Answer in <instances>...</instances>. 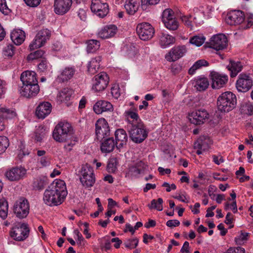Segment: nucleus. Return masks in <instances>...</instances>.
<instances>
[{"label": "nucleus", "instance_id": "nucleus-57", "mask_svg": "<svg viewBox=\"0 0 253 253\" xmlns=\"http://www.w3.org/2000/svg\"><path fill=\"white\" fill-rule=\"evenodd\" d=\"M1 12L5 15L11 12V10L8 7L5 0H1Z\"/></svg>", "mask_w": 253, "mask_h": 253}, {"label": "nucleus", "instance_id": "nucleus-24", "mask_svg": "<svg viewBox=\"0 0 253 253\" xmlns=\"http://www.w3.org/2000/svg\"><path fill=\"white\" fill-rule=\"evenodd\" d=\"M52 106L48 102L41 103L37 107L36 114L39 119H44L51 111Z\"/></svg>", "mask_w": 253, "mask_h": 253}, {"label": "nucleus", "instance_id": "nucleus-13", "mask_svg": "<svg viewBox=\"0 0 253 253\" xmlns=\"http://www.w3.org/2000/svg\"><path fill=\"white\" fill-rule=\"evenodd\" d=\"M95 135L98 140H102L110 135L108 123L104 118L98 119L95 123Z\"/></svg>", "mask_w": 253, "mask_h": 253}, {"label": "nucleus", "instance_id": "nucleus-55", "mask_svg": "<svg viewBox=\"0 0 253 253\" xmlns=\"http://www.w3.org/2000/svg\"><path fill=\"white\" fill-rule=\"evenodd\" d=\"M111 93L112 96L118 99L120 96V87L118 84H114L111 88Z\"/></svg>", "mask_w": 253, "mask_h": 253}, {"label": "nucleus", "instance_id": "nucleus-17", "mask_svg": "<svg viewBox=\"0 0 253 253\" xmlns=\"http://www.w3.org/2000/svg\"><path fill=\"white\" fill-rule=\"evenodd\" d=\"M245 20L244 12L241 10H234L229 12L226 18V23L230 25L242 24Z\"/></svg>", "mask_w": 253, "mask_h": 253}, {"label": "nucleus", "instance_id": "nucleus-62", "mask_svg": "<svg viewBox=\"0 0 253 253\" xmlns=\"http://www.w3.org/2000/svg\"><path fill=\"white\" fill-rule=\"evenodd\" d=\"M180 224V222L176 219L174 220H168L167 223L166 225L168 227L172 228L174 227L178 226Z\"/></svg>", "mask_w": 253, "mask_h": 253}, {"label": "nucleus", "instance_id": "nucleus-41", "mask_svg": "<svg viewBox=\"0 0 253 253\" xmlns=\"http://www.w3.org/2000/svg\"><path fill=\"white\" fill-rule=\"evenodd\" d=\"M15 47L12 44H8L2 49V56L5 59L11 58L14 54Z\"/></svg>", "mask_w": 253, "mask_h": 253}, {"label": "nucleus", "instance_id": "nucleus-31", "mask_svg": "<svg viewBox=\"0 0 253 253\" xmlns=\"http://www.w3.org/2000/svg\"><path fill=\"white\" fill-rule=\"evenodd\" d=\"M102 60V56L98 55L92 58L89 62L87 66L88 72L91 75H94L97 72L99 69L100 62Z\"/></svg>", "mask_w": 253, "mask_h": 253}, {"label": "nucleus", "instance_id": "nucleus-25", "mask_svg": "<svg viewBox=\"0 0 253 253\" xmlns=\"http://www.w3.org/2000/svg\"><path fill=\"white\" fill-rule=\"evenodd\" d=\"M76 72V69L74 66L66 67L60 71L57 79L61 83L67 82L73 77Z\"/></svg>", "mask_w": 253, "mask_h": 253}, {"label": "nucleus", "instance_id": "nucleus-20", "mask_svg": "<svg viewBox=\"0 0 253 253\" xmlns=\"http://www.w3.org/2000/svg\"><path fill=\"white\" fill-rule=\"evenodd\" d=\"M186 49L185 46L174 47L165 56L168 61H175L182 57L186 53Z\"/></svg>", "mask_w": 253, "mask_h": 253}, {"label": "nucleus", "instance_id": "nucleus-23", "mask_svg": "<svg viewBox=\"0 0 253 253\" xmlns=\"http://www.w3.org/2000/svg\"><path fill=\"white\" fill-rule=\"evenodd\" d=\"M93 109L96 114H101L104 112L112 111L113 110V107L110 102L100 100L95 103Z\"/></svg>", "mask_w": 253, "mask_h": 253}, {"label": "nucleus", "instance_id": "nucleus-28", "mask_svg": "<svg viewBox=\"0 0 253 253\" xmlns=\"http://www.w3.org/2000/svg\"><path fill=\"white\" fill-rule=\"evenodd\" d=\"M116 143L117 144V148L120 149L126 145L127 141V135L124 129L119 128L116 130L115 133Z\"/></svg>", "mask_w": 253, "mask_h": 253}, {"label": "nucleus", "instance_id": "nucleus-49", "mask_svg": "<svg viewBox=\"0 0 253 253\" xmlns=\"http://www.w3.org/2000/svg\"><path fill=\"white\" fill-rule=\"evenodd\" d=\"M173 16L174 15L173 11L170 9H166L163 11L162 13V21L164 23L168 21L169 20L172 19Z\"/></svg>", "mask_w": 253, "mask_h": 253}, {"label": "nucleus", "instance_id": "nucleus-16", "mask_svg": "<svg viewBox=\"0 0 253 253\" xmlns=\"http://www.w3.org/2000/svg\"><path fill=\"white\" fill-rule=\"evenodd\" d=\"M228 41L225 35L219 34L213 36L209 42V47L216 50H222L226 47Z\"/></svg>", "mask_w": 253, "mask_h": 253}, {"label": "nucleus", "instance_id": "nucleus-39", "mask_svg": "<svg viewBox=\"0 0 253 253\" xmlns=\"http://www.w3.org/2000/svg\"><path fill=\"white\" fill-rule=\"evenodd\" d=\"M209 63L204 59H200L197 61L194 65L189 69L188 73L190 75H193L195 71L202 67L208 66Z\"/></svg>", "mask_w": 253, "mask_h": 253}, {"label": "nucleus", "instance_id": "nucleus-42", "mask_svg": "<svg viewBox=\"0 0 253 253\" xmlns=\"http://www.w3.org/2000/svg\"><path fill=\"white\" fill-rule=\"evenodd\" d=\"M148 169V165L144 162L140 161L136 164L135 167L132 169V171L135 174H139L146 171Z\"/></svg>", "mask_w": 253, "mask_h": 253}, {"label": "nucleus", "instance_id": "nucleus-60", "mask_svg": "<svg viewBox=\"0 0 253 253\" xmlns=\"http://www.w3.org/2000/svg\"><path fill=\"white\" fill-rule=\"evenodd\" d=\"M25 3L31 7H36L39 5L41 0H23Z\"/></svg>", "mask_w": 253, "mask_h": 253}, {"label": "nucleus", "instance_id": "nucleus-5", "mask_svg": "<svg viewBox=\"0 0 253 253\" xmlns=\"http://www.w3.org/2000/svg\"><path fill=\"white\" fill-rule=\"evenodd\" d=\"M128 131L131 139L136 143H141L148 135L145 126L141 122L132 124Z\"/></svg>", "mask_w": 253, "mask_h": 253}, {"label": "nucleus", "instance_id": "nucleus-44", "mask_svg": "<svg viewBox=\"0 0 253 253\" xmlns=\"http://www.w3.org/2000/svg\"><path fill=\"white\" fill-rule=\"evenodd\" d=\"M240 109L242 113L249 116L253 115V104L250 102L244 103Z\"/></svg>", "mask_w": 253, "mask_h": 253}, {"label": "nucleus", "instance_id": "nucleus-14", "mask_svg": "<svg viewBox=\"0 0 253 253\" xmlns=\"http://www.w3.org/2000/svg\"><path fill=\"white\" fill-rule=\"evenodd\" d=\"M189 120L192 124L200 125L208 120L209 114L204 109L196 110L189 115Z\"/></svg>", "mask_w": 253, "mask_h": 253}, {"label": "nucleus", "instance_id": "nucleus-48", "mask_svg": "<svg viewBox=\"0 0 253 253\" xmlns=\"http://www.w3.org/2000/svg\"><path fill=\"white\" fill-rule=\"evenodd\" d=\"M165 27L170 30H175L178 27V22L174 18L164 23Z\"/></svg>", "mask_w": 253, "mask_h": 253}, {"label": "nucleus", "instance_id": "nucleus-27", "mask_svg": "<svg viewBox=\"0 0 253 253\" xmlns=\"http://www.w3.org/2000/svg\"><path fill=\"white\" fill-rule=\"evenodd\" d=\"M36 75L35 72L32 71H26L23 72L20 76V80L23 83V85L38 84Z\"/></svg>", "mask_w": 253, "mask_h": 253}, {"label": "nucleus", "instance_id": "nucleus-10", "mask_svg": "<svg viewBox=\"0 0 253 253\" xmlns=\"http://www.w3.org/2000/svg\"><path fill=\"white\" fill-rule=\"evenodd\" d=\"M136 32L139 38L143 41L150 40L154 36L155 30L149 23H141L136 27Z\"/></svg>", "mask_w": 253, "mask_h": 253}, {"label": "nucleus", "instance_id": "nucleus-54", "mask_svg": "<svg viewBox=\"0 0 253 253\" xmlns=\"http://www.w3.org/2000/svg\"><path fill=\"white\" fill-rule=\"evenodd\" d=\"M138 244V239L134 238L133 239H128L124 243L125 247L127 248L134 249L135 248Z\"/></svg>", "mask_w": 253, "mask_h": 253}, {"label": "nucleus", "instance_id": "nucleus-40", "mask_svg": "<svg viewBox=\"0 0 253 253\" xmlns=\"http://www.w3.org/2000/svg\"><path fill=\"white\" fill-rule=\"evenodd\" d=\"M86 51L88 53H93L100 47L99 41L95 40H90L87 42Z\"/></svg>", "mask_w": 253, "mask_h": 253}, {"label": "nucleus", "instance_id": "nucleus-61", "mask_svg": "<svg viewBox=\"0 0 253 253\" xmlns=\"http://www.w3.org/2000/svg\"><path fill=\"white\" fill-rule=\"evenodd\" d=\"M105 240V243L104 244L103 248L105 251L109 250L111 248V240H110V237L109 236H106L104 238Z\"/></svg>", "mask_w": 253, "mask_h": 253}, {"label": "nucleus", "instance_id": "nucleus-6", "mask_svg": "<svg viewBox=\"0 0 253 253\" xmlns=\"http://www.w3.org/2000/svg\"><path fill=\"white\" fill-rule=\"evenodd\" d=\"M80 175V181L84 187L88 188L93 185L95 178L93 169L89 165L86 164L82 166Z\"/></svg>", "mask_w": 253, "mask_h": 253}, {"label": "nucleus", "instance_id": "nucleus-2", "mask_svg": "<svg viewBox=\"0 0 253 253\" xmlns=\"http://www.w3.org/2000/svg\"><path fill=\"white\" fill-rule=\"evenodd\" d=\"M52 136L57 142H66L64 147L68 151L71 150L77 141V138L73 136L71 124L67 122H60L55 126Z\"/></svg>", "mask_w": 253, "mask_h": 253}, {"label": "nucleus", "instance_id": "nucleus-7", "mask_svg": "<svg viewBox=\"0 0 253 253\" xmlns=\"http://www.w3.org/2000/svg\"><path fill=\"white\" fill-rule=\"evenodd\" d=\"M29 231L27 223L17 222L12 228L10 235L14 240L21 241L25 240L28 237Z\"/></svg>", "mask_w": 253, "mask_h": 253}, {"label": "nucleus", "instance_id": "nucleus-63", "mask_svg": "<svg viewBox=\"0 0 253 253\" xmlns=\"http://www.w3.org/2000/svg\"><path fill=\"white\" fill-rule=\"evenodd\" d=\"M126 115L130 117L131 119H132L133 121H135L136 123L138 122V120L139 119L138 115L134 112L132 111H127L126 112Z\"/></svg>", "mask_w": 253, "mask_h": 253}, {"label": "nucleus", "instance_id": "nucleus-53", "mask_svg": "<svg viewBox=\"0 0 253 253\" xmlns=\"http://www.w3.org/2000/svg\"><path fill=\"white\" fill-rule=\"evenodd\" d=\"M117 169V161L115 159H112L109 161L107 169L109 172H114Z\"/></svg>", "mask_w": 253, "mask_h": 253}, {"label": "nucleus", "instance_id": "nucleus-52", "mask_svg": "<svg viewBox=\"0 0 253 253\" xmlns=\"http://www.w3.org/2000/svg\"><path fill=\"white\" fill-rule=\"evenodd\" d=\"M244 23H242L241 27L243 29H247L253 25V15L250 14L247 17Z\"/></svg>", "mask_w": 253, "mask_h": 253}, {"label": "nucleus", "instance_id": "nucleus-26", "mask_svg": "<svg viewBox=\"0 0 253 253\" xmlns=\"http://www.w3.org/2000/svg\"><path fill=\"white\" fill-rule=\"evenodd\" d=\"M117 31L118 29L116 25H107L98 32V36L102 39L110 38L116 34Z\"/></svg>", "mask_w": 253, "mask_h": 253}, {"label": "nucleus", "instance_id": "nucleus-32", "mask_svg": "<svg viewBox=\"0 0 253 253\" xmlns=\"http://www.w3.org/2000/svg\"><path fill=\"white\" fill-rule=\"evenodd\" d=\"M25 33L21 30H13L10 35V38L16 45H20L25 40Z\"/></svg>", "mask_w": 253, "mask_h": 253}, {"label": "nucleus", "instance_id": "nucleus-47", "mask_svg": "<svg viewBox=\"0 0 253 253\" xmlns=\"http://www.w3.org/2000/svg\"><path fill=\"white\" fill-rule=\"evenodd\" d=\"M8 210V202L4 199H1V218L5 219L7 216Z\"/></svg>", "mask_w": 253, "mask_h": 253}, {"label": "nucleus", "instance_id": "nucleus-22", "mask_svg": "<svg viewBox=\"0 0 253 253\" xmlns=\"http://www.w3.org/2000/svg\"><path fill=\"white\" fill-rule=\"evenodd\" d=\"M212 79V87L215 89L220 88L227 83L228 78L226 75H221L216 72L211 73Z\"/></svg>", "mask_w": 253, "mask_h": 253}, {"label": "nucleus", "instance_id": "nucleus-59", "mask_svg": "<svg viewBox=\"0 0 253 253\" xmlns=\"http://www.w3.org/2000/svg\"><path fill=\"white\" fill-rule=\"evenodd\" d=\"M171 72L174 75L180 72L182 70V66L178 64H172L171 66Z\"/></svg>", "mask_w": 253, "mask_h": 253}, {"label": "nucleus", "instance_id": "nucleus-12", "mask_svg": "<svg viewBox=\"0 0 253 253\" xmlns=\"http://www.w3.org/2000/svg\"><path fill=\"white\" fill-rule=\"evenodd\" d=\"M90 9L93 13L100 18L106 16L109 10L108 3L101 0H92Z\"/></svg>", "mask_w": 253, "mask_h": 253}, {"label": "nucleus", "instance_id": "nucleus-1", "mask_svg": "<svg viewBox=\"0 0 253 253\" xmlns=\"http://www.w3.org/2000/svg\"><path fill=\"white\" fill-rule=\"evenodd\" d=\"M68 194L65 182L61 179H55L45 190L43 200L49 206H58L64 201Z\"/></svg>", "mask_w": 253, "mask_h": 253}, {"label": "nucleus", "instance_id": "nucleus-3", "mask_svg": "<svg viewBox=\"0 0 253 253\" xmlns=\"http://www.w3.org/2000/svg\"><path fill=\"white\" fill-rule=\"evenodd\" d=\"M237 99L235 94L231 91L221 93L217 100V106L219 111L228 112L236 106Z\"/></svg>", "mask_w": 253, "mask_h": 253}, {"label": "nucleus", "instance_id": "nucleus-18", "mask_svg": "<svg viewBox=\"0 0 253 253\" xmlns=\"http://www.w3.org/2000/svg\"><path fill=\"white\" fill-rule=\"evenodd\" d=\"M212 143L210 138L207 135L200 136L194 143V147L197 150L196 153L200 155L203 152L207 150L210 145Z\"/></svg>", "mask_w": 253, "mask_h": 253}, {"label": "nucleus", "instance_id": "nucleus-45", "mask_svg": "<svg viewBox=\"0 0 253 253\" xmlns=\"http://www.w3.org/2000/svg\"><path fill=\"white\" fill-rule=\"evenodd\" d=\"M249 233L244 231H241L235 239V241L237 244L242 245L244 244L249 239Z\"/></svg>", "mask_w": 253, "mask_h": 253}, {"label": "nucleus", "instance_id": "nucleus-21", "mask_svg": "<svg viewBox=\"0 0 253 253\" xmlns=\"http://www.w3.org/2000/svg\"><path fill=\"white\" fill-rule=\"evenodd\" d=\"M40 87L38 84L23 85L19 92L20 94L27 98L36 96L39 93Z\"/></svg>", "mask_w": 253, "mask_h": 253}, {"label": "nucleus", "instance_id": "nucleus-58", "mask_svg": "<svg viewBox=\"0 0 253 253\" xmlns=\"http://www.w3.org/2000/svg\"><path fill=\"white\" fill-rule=\"evenodd\" d=\"M191 16H182L181 17V19L182 22L188 27L190 28L192 27V21L190 20Z\"/></svg>", "mask_w": 253, "mask_h": 253}, {"label": "nucleus", "instance_id": "nucleus-29", "mask_svg": "<svg viewBox=\"0 0 253 253\" xmlns=\"http://www.w3.org/2000/svg\"><path fill=\"white\" fill-rule=\"evenodd\" d=\"M117 144L113 137L105 139L101 143L100 149L103 153H109L112 152L115 147L117 148Z\"/></svg>", "mask_w": 253, "mask_h": 253}, {"label": "nucleus", "instance_id": "nucleus-4", "mask_svg": "<svg viewBox=\"0 0 253 253\" xmlns=\"http://www.w3.org/2000/svg\"><path fill=\"white\" fill-rule=\"evenodd\" d=\"M30 204L24 197H18L15 200L13 211L16 216L19 219L26 218L29 213Z\"/></svg>", "mask_w": 253, "mask_h": 253}, {"label": "nucleus", "instance_id": "nucleus-50", "mask_svg": "<svg viewBox=\"0 0 253 253\" xmlns=\"http://www.w3.org/2000/svg\"><path fill=\"white\" fill-rule=\"evenodd\" d=\"M44 53V52L43 50L41 49L38 50L35 52L29 54L27 57V59L28 61H32L35 59L42 58Z\"/></svg>", "mask_w": 253, "mask_h": 253}, {"label": "nucleus", "instance_id": "nucleus-19", "mask_svg": "<svg viewBox=\"0 0 253 253\" xmlns=\"http://www.w3.org/2000/svg\"><path fill=\"white\" fill-rule=\"evenodd\" d=\"M72 0H54V11L58 15L66 13L71 8Z\"/></svg>", "mask_w": 253, "mask_h": 253}, {"label": "nucleus", "instance_id": "nucleus-9", "mask_svg": "<svg viewBox=\"0 0 253 253\" xmlns=\"http://www.w3.org/2000/svg\"><path fill=\"white\" fill-rule=\"evenodd\" d=\"M109 82V78L105 72H100L96 75L93 80L92 90L95 92L103 91L107 86Z\"/></svg>", "mask_w": 253, "mask_h": 253}, {"label": "nucleus", "instance_id": "nucleus-43", "mask_svg": "<svg viewBox=\"0 0 253 253\" xmlns=\"http://www.w3.org/2000/svg\"><path fill=\"white\" fill-rule=\"evenodd\" d=\"M163 200L162 198H159L157 200H152L151 204L148 205V206L150 209H156L158 211H162L163 209Z\"/></svg>", "mask_w": 253, "mask_h": 253}, {"label": "nucleus", "instance_id": "nucleus-33", "mask_svg": "<svg viewBox=\"0 0 253 253\" xmlns=\"http://www.w3.org/2000/svg\"><path fill=\"white\" fill-rule=\"evenodd\" d=\"M194 82V87L200 91L205 90L209 85L208 79L205 77H198Z\"/></svg>", "mask_w": 253, "mask_h": 253}, {"label": "nucleus", "instance_id": "nucleus-8", "mask_svg": "<svg viewBox=\"0 0 253 253\" xmlns=\"http://www.w3.org/2000/svg\"><path fill=\"white\" fill-rule=\"evenodd\" d=\"M253 85V80L250 74H240L236 83V86L239 91L245 92L249 91Z\"/></svg>", "mask_w": 253, "mask_h": 253}, {"label": "nucleus", "instance_id": "nucleus-38", "mask_svg": "<svg viewBox=\"0 0 253 253\" xmlns=\"http://www.w3.org/2000/svg\"><path fill=\"white\" fill-rule=\"evenodd\" d=\"M38 70L40 73L44 75L52 73V66L45 59H42L38 65Z\"/></svg>", "mask_w": 253, "mask_h": 253}, {"label": "nucleus", "instance_id": "nucleus-35", "mask_svg": "<svg viewBox=\"0 0 253 253\" xmlns=\"http://www.w3.org/2000/svg\"><path fill=\"white\" fill-rule=\"evenodd\" d=\"M15 109L13 108L1 107V119H12L16 116Z\"/></svg>", "mask_w": 253, "mask_h": 253}, {"label": "nucleus", "instance_id": "nucleus-36", "mask_svg": "<svg viewBox=\"0 0 253 253\" xmlns=\"http://www.w3.org/2000/svg\"><path fill=\"white\" fill-rule=\"evenodd\" d=\"M175 39L172 36L162 33L160 36V44L163 48H166L174 42Z\"/></svg>", "mask_w": 253, "mask_h": 253}, {"label": "nucleus", "instance_id": "nucleus-56", "mask_svg": "<svg viewBox=\"0 0 253 253\" xmlns=\"http://www.w3.org/2000/svg\"><path fill=\"white\" fill-rule=\"evenodd\" d=\"M9 145V141L6 136H1V152H5Z\"/></svg>", "mask_w": 253, "mask_h": 253}, {"label": "nucleus", "instance_id": "nucleus-30", "mask_svg": "<svg viewBox=\"0 0 253 253\" xmlns=\"http://www.w3.org/2000/svg\"><path fill=\"white\" fill-rule=\"evenodd\" d=\"M243 67V65L241 62L230 60L226 68L230 72V77L234 78L242 70Z\"/></svg>", "mask_w": 253, "mask_h": 253}, {"label": "nucleus", "instance_id": "nucleus-15", "mask_svg": "<svg viewBox=\"0 0 253 253\" xmlns=\"http://www.w3.org/2000/svg\"><path fill=\"white\" fill-rule=\"evenodd\" d=\"M26 174V169L22 167H15L5 172L6 178L10 181H17L22 179Z\"/></svg>", "mask_w": 253, "mask_h": 253}, {"label": "nucleus", "instance_id": "nucleus-11", "mask_svg": "<svg viewBox=\"0 0 253 253\" xmlns=\"http://www.w3.org/2000/svg\"><path fill=\"white\" fill-rule=\"evenodd\" d=\"M50 35V31L47 29L40 30L33 42L29 45L30 50H33L43 46L46 41L49 39Z\"/></svg>", "mask_w": 253, "mask_h": 253}, {"label": "nucleus", "instance_id": "nucleus-37", "mask_svg": "<svg viewBox=\"0 0 253 253\" xmlns=\"http://www.w3.org/2000/svg\"><path fill=\"white\" fill-rule=\"evenodd\" d=\"M139 5L132 0H126L124 7L128 14L133 15L138 10Z\"/></svg>", "mask_w": 253, "mask_h": 253}, {"label": "nucleus", "instance_id": "nucleus-34", "mask_svg": "<svg viewBox=\"0 0 253 253\" xmlns=\"http://www.w3.org/2000/svg\"><path fill=\"white\" fill-rule=\"evenodd\" d=\"M74 90L70 88H64L61 90L57 96L58 99L61 101H68L73 97Z\"/></svg>", "mask_w": 253, "mask_h": 253}, {"label": "nucleus", "instance_id": "nucleus-51", "mask_svg": "<svg viewBox=\"0 0 253 253\" xmlns=\"http://www.w3.org/2000/svg\"><path fill=\"white\" fill-rule=\"evenodd\" d=\"M160 0H141V8L146 10L149 5H155L158 4Z\"/></svg>", "mask_w": 253, "mask_h": 253}, {"label": "nucleus", "instance_id": "nucleus-64", "mask_svg": "<svg viewBox=\"0 0 253 253\" xmlns=\"http://www.w3.org/2000/svg\"><path fill=\"white\" fill-rule=\"evenodd\" d=\"M212 159L214 163L217 165H219L221 163L224 162V159L221 155H219L218 156L216 155H213Z\"/></svg>", "mask_w": 253, "mask_h": 253}, {"label": "nucleus", "instance_id": "nucleus-46", "mask_svg": "<svg viewBox=\"0 0 253 253\" xmlns=\"http://www.w3.org/2000/svg\"><path fill=\"white\" fill-rule=\"evenodd\" d=\"M205 40L206 38L204 36L196 35L190 39V42L197 46H200L204 43Z\"/></svg>", "mask_w": 253, "mask_h": 253}]
</instances>
